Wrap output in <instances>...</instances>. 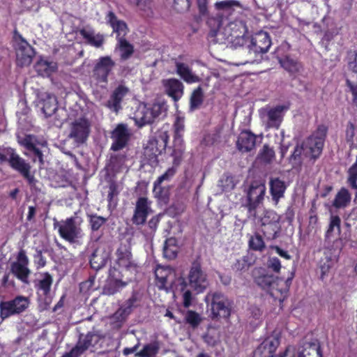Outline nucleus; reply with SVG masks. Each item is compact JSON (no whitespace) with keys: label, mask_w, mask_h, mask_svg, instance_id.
I'll return each instance as SVG.
<instances>
[{"label":"nucleus","mask_w":357,"mask_h":357,"mask_svg":"<svg viewBox=\"0 0 357 357\" xmlns=\"http://www.w3.org/2000/svg\"><path fill=\"white\" fill-rule=\"evenodd\" d=\"M13 38L16 41H18L17 47H15L16 62L17 66L20 67L29 66L35 56L33 47L17 30L14 31Z\"/></svg>","instance_id":"obj_8"},{"label":"nucleus","mask_w":357,"mask_h":357,"mask_svg":"<svg viewBox=\"0 0 357 357\" xmlns=\"http://www.w3.org/2000/svg\"><path fill=\"white\" fill-rule=\"evenodd\" d=\"M79 33L85 40V42L92 47L99 48L105 43L104 36L100 33L96 34L92 29L82 28L79 30Z\"/></svg>","instance_id":"obj_26"},{"label":"nucleus","mask_w":357,"mask_h":357,"mask_svg":"<svg viewBox=\"0 0 357 357\" xmlns=\"http://www.w3.org/2000/svg\"><path fill=\"white\" fill-rule=\"evenodd\" d=\"M174 64L177 75L186 83L192 84L200 81L199 76L192 73L188 65L178 61H175Z\"/></svg>","instance_id":"obj_27"},{"label":"nucleus","mask_w":357,"mask_h":357,"mask_svg":"<svg viewBox=\"0 0 357 357\" xmlns=\"http://www.w3.org/2000/svg\"><path fill=\"white\" fill-rule=\"evenodd\" d=\"M280 338L276 336L266 337L253 351L252 357H285L286 351L275 356V353L280 345Z\"/></svg>","instance_id":"obj_14"},{"label":"nucleus","mask_w":357,"mask_h":357,"mask_svg":"<svg viewBox=\"0 0 357 357\" xmlns=\"http://www.w3.org/2000/svg\"><path fill=\"white\" fill-rule=\"evenodd\" d=\"M202 317L195 310H188L184 316L183 323L188 325L192 329H196L202 322Z\"/></svg>","instance_id":"obj_40"},{"label":"nucleus","mask_w":357,"mask_h":357,"mask_svg":"<svg viewBox=\"0 0 357 357\" xmlns=\"http://www.w3.org/2000/svg\"><path fill=\"white\" fill-rule=\"evenodd\" d=\"M33 262L37 270H39L46 266V258L43 256L41 250H36V252L33 255Z\"/></svg>","instance_id":"obj_58"},{"label":"nucleus","mask_w":357,"mask_h":357,"mask_svg":"<svg viewBox=\"0 0 357 357\" xmlns=\"http://www.w3.org/2000/svg\"><path fill=\"white\" fill-rule=\"evenodd\" d=\"M177 167L178 166H174V165H172V167L168 168L163 174L156 179L155 181H157V183L161 184L165 181H170L176 174Z\"/></svg>","instance_id":"obj_56"},{"label":"nucleus","mask_w":357,"mask_h":357,"mask_svg":"<svg viewBox=\"0 0 357 357\" xmlns=\"http://www.w3.org/2000/svg\"><path fill=\"white\" fill-rule=\"evenodd\" d=\"M204 102V93L202 88L199 86L193 90L190 97V110L193 112L199 109Z\"/></svg>","instance_id":"obj_39"},{"label":"nucleus","mask_w":357,"mask_h":357,"mask_svg":"<svg viewBox=\"0 0 357 357\" xmlns=\"http://www.w3.org/2000/svg\"><path fill=\"white\" fill-rule=\"evenodd\" d=\"M106 20L113 29V32L116 34V40L126 38L128 29L126 23L123 20H118L115 13L109 11L106 16Z\"/></svg>","instance_id":"obj_22"},{"label":"nucleus","mask_w":357,"mask_h":357,"mask_svg":"<svg viewBox=\"0 0 357 357\" xmlns=\"http://www.w3.org/2000/svg\"><path fill=\"white\" fill-rule=\"evenodd\" d=\"M169 139V131L165 126L159 129L154 137L149 139L143 153L148 164L155 165L158 163V158L166 150Z\"/></svg>","instance_id":"obj_3"},{"label":"nucleus","mask_w":357,"mask_h":357,"mask_svg":"<svg viewBox=\"0 0 357 357\" xmlns=\"http://www.w3.org/2000/svg\"><path fill=\"white\" fill-rule=\"evenodd\" d=\"M281 67L286 70L294 79L297 77L303 71V63L297 59L290 56H284L278 59Z\"/></svg>","instance_id":"obj_20"},{"label":"nucleus","mask_w":357,"mask_h":357,"mask_svg":"<svg viewBox=\"0 0 357 357\" xmlns=\"http://www.w3.org/2000/svg\"><path fill=\"white\" fill-rule=\"evenodd\" d=\"M127 285V282L115 279L109 281L103 288V293L111 296L116 294Z\"/></svg>","instance_id":"obj_43"},{"label":"nucleus","mask_w":357,"mask_h":357,"mask_svg":"<svg viewBox=\"0 0 357 357\" xmlns=\"http://www.w3.org/2000/svg\"><path fill=\"white\" fill-rule=\"evenodd\" d=\"M160 349V344L158 341H153L146 344L143 349L137 352L135 356L137 357H155Z\"/></svg>","instance_id":"obj_38"},{"label":"nucleus","mask_w":357,"mask_h":357,"mask_svg":"<svg viewBox=\"0 0 357 357\" xmlns=\"http://www.w3.org/2000/svg\"><path fill=\"white\" fill-rule=\"evenodd\" d=\"M149 108L154 120L162 115V114L166 110L165 105L161 103H154L150 106Z\"/></svg>","instance_id":"obj_64"},{"label":"nucleus","mask_w":357,"mask_h":357,"mask_svg":"<svg viewBox=\"0 0 357 357\" xmlns=\"http://www.w3.org/2000/svg\"><path fill=\"white\" fill-rule=\"evenodd\" d=\"M328 133V127L324 124L319 125L317 129L308 138L315 139L325 144Z\"/></svg>","instance_id":"obj_51"},{"label":"nucleus","mask_w":357,"mask_h":357,"mask_svg":"<svg viewBox=\"0 0 357 357\" xmlns=\"http://www.w3.org/2000/svg\"><path fill=\"white\" fill-rule=\"evenodd\" d=\"M215 14L208 17L206 24L213 33H216L223 25L225 22L231 24L236 21L240 11L243 9V5L238 0H222L214 3Z\"/></svg>","instance_id":"obj_2"},{"label":"nucleus","mask_w":357,"mask_h":357,"mask_svg":"<svg viewBox=\"0 0 357 357\" xmlns=\"http://www.w3.org/2000/svg\"><path fill=\"white\" fill-rule=\"evenodd\" d=\"M187 279L189 287L197 293L203 292L208 284L207 274L202 270L198 260L192 261Z\"/></svg>","instance_id":"obj_9"},{"label":"nucleus","mask_w":357,"mask_h":357,"mask_svg":"<svg viewBox=\"0 0 357 357\" xmlns=\"http://www.w3.org/2000/svg\"><path fill=\"white\" fill-rule=\"evenodd\" d=\"M134 119L135 124L139 128H142L146 125L151 124L154 122V119L151 114L150 108L146 105L140 106L138 108V109L135 113Z\"/></svg>","instance_id":"obj_30"},{"label":"nucleus","mask_w":357,"mask_h":357,"mask_svg":"<svg viewBox=\"0 0 357 357\" xmlns=\"http://www.w3.org/2000/svg\"><path fill=\"white\" fill-rule=\"evenodd\" d=\"M54 228L58 229L59 236L70 243H75L83 236L80 224L77 222L76 218L71 216L60 222L54 219Z\"/></svg>","instance_id":"obj_5"},{"label":"nucleus","mask_w":357,"mask_h":357,"mask_svg":"<svg viewBox=\"0 0 357 357\" xmlns=\"http://www.w3.org/2000/svg\"><path fill=\"white\" fill-rule=\"evenodd\" d=\"M87 218L89 226L92 232L98 231L107 221V218L96 213L87 214Z\"/></svg>","instance_id":"obj_44"},{"label":"nucleus","mask_w":357,"mask_h":357,"mask_svg":"<svg viewBox=\"0 0 357 357\" xmlns=\"http://www.w3.org/2000/svg\"><path fill=\"white\" fill-rule=\"evenodd\" d=\"M153 192L155 197L161 203L167 204L169 199V189L158 184L157 181L153 183Z\"/></svg>","instance_id":"obj_45"},{"label":"nucleus","mask_w":357,"mask_h":357,"mask_svg":"<svg viewBox=\"0 0 357 357\" xmlns=\"http://www.w3.org/2000/svg\"><path fill=\"white\" fill-rule=\"evenodd\" d=\"M304 151L303 144H297L294 149V151L289 156V162L292 164L293 167L301 166L302 164V155Z\"/></svg>","instance_id":"obj_48"},{"label":"nucleus","mask_w":357,"mask_h":357,"mask_svg":"<svg viewBox=\"0 0 357 357\" xmlns=\"http://www.w3.org/2000/svg\"><path fill=\"white\" fill-rule=\"evenodd\" d=\"M33 135H26L22 138L18 137L17 142L21 146H24L26 150L30 151L31 149H33V147L36 146L33 142Z\"/></svg>","instance_id":"obj_60"},{"label":"nucleus","mask_w":357,"mask_h":357,"mask_svg":"<svg viewBox=\"0 0 357 357\" xmlns=\"http://www.w3.org/2000/svg\"><path fill=\"white\" fill-rule=\"evenodd\" d=\"M275 155L273 149L271 148L268 144H264L259 152L257 158L266 164H270L274 159Z\"/></svg>","instance_id":"obj_47"},{"label":"nucleus","mask_w":357,"mask_h":357,"mask_svg":"<svg viewBox=\"0 0 357 357\" xmlns=\"http://www.w3.org/2000/svg\"><path fill=\"white\" fill-rule=\"evenodd\" d=\"M283 109L284 107L279 105L271 109L268 112L267 116L268 119V123L271 126L278 128L282 121V112Z\"/></svg>","instance_id":"obj_37"},{"label":"nucleus","mask_w":357,"mask_h":357,"mask_svg":"<svg viewBox=\"0 0 357 357\" xmlns=\"http://www.w3.org/2000/svg\"><path fill=\"white\" fill-rule=\"evenodd\" d=\"M137 301H139V293L137 291H133L130 298L120 307L116 312L115 315L118 318L125 319L126 317L131 313L132 308L137 306L136 303Z\"/></svg>","instance_id":"obj_31"},{"label":"nucleus","mask_w":357,"mask_h":357,"mask_svg":"<svg viewBox=\"0 0 357 357\" xmlns=\"http://www.w3.org/2000/svg\"><path fill=\"white\" fill-rule=\"evenodd\" d=\"M169 156L173 158L172 165L179 166L183 159V155L185 151L184 140L173 139V143L168 148Z\"/></svg>","instance_id":"obj_28"},{"label":"nucleus","mask_w":357,"mask_h":357,"mask_svg":"<svg viewBox=\"0 0 357 357\" xmlns=\"http://www.w3.org/2000/svg\"><path fill=\"white\" fill-rule=\"evenodd\" d=\"M351 195L344 187L341 188L335 196L332 205L337 209L345 208L351 203Z\"/></svg>","instance_id":"obj_32"},{"label":"nucleus","mask_w":357,"mask_h":357,"mask_svg":"<svg viewBox=\"0 0 357 357\" xmlns=\"http://www.w3.org/2000/svg\"><path fill=\"white\" fill-rule=\"evenodd\" d=\"M266 185L262 183L254 181L251 183L246 196L245 207L248 210V218L255 219L257 211L263 204L266 193Z\"/></svg>","instance_id":"obj_6"},{"label":"nucleus","mask_w":357,"mask_h":357,"mask_svg":"<svg viewBox=\"0 0 357 357\" xmlns=\"http://www.w3.org/2000/svg\"><path fill=\"white\" fill-rule=\"evenodd\" d=\"M58 109V102L55 96H47L43 100L42 110L46 117L52 116Z\"/></svg>","instance_id":"obj_42"},{"label":"nucleus","mask_w":357,"mask_h":357,"mask_svg":"<svg viewBox=\"0 0 357 357\" xmlns=\"http://www.w3.org/2000/svg\"><path fill=\"white\" fill-rule=\"evenodd\" d=\"M17 261L10 264V272L20 281L28 283L31 271L28 266L29 259L24 250H20L17 255Z\"/></svg>","instance_id":"obj_11"},{"label":"nucleus","mask_w":357,"mask_h":357,"mask_svg":"<svg viewBox=\"0 0 357 357\" xmlns=\"http://www.w3.org/2000/svg\"><path fill=\"white\" fill-rule=\"evenodd\" d=\"M248 247L252 250L263 252L266 248V244L262 236L259 233H255L248 240Z\"/></svg>","instance_id":"obj_46"},{"label":"nucleus","mask_w":357,"mask_h":357,"mask_svg":"<svg viewBox=\"0 0 357 357\" xmlns=\"http://www.w3.org/2000/svg\"><path fill=\"white\" fill-rule=\"evenodd\" d=\"M355 125L349 121L345 129V139L350 144H354V137L355 136Z\"/></svg>","instance_id":"obj_61"},{"label":"nucleus","mask_w":357,"mask_h":357,"mask_svg":"<svg viewBox=\"0 0 357 357\" xmlns=\"http://www.w3.org/2000/svg\"><path fill=\"white\" fill-rule=\"evenodd\" d=\"M116 66L110 56H102L95 61L92 69L91 77L97 84L108 83V77Z\"/></svg>","instance_id":"obj_7"},{"label":"nucleus","mask_w":357,"mask_h":357,"mask_svg":"<svg viewBox=\"0 0 357 357\" xmlns=\"http://www.w3.org/2000/svg\"><path fill=\"white\" fill-rule=\"evenodd\" d=\"M91 132V123L84 118L81 117L76 119L71 124L70 137L73 139L78 144L84 143Z\"/></svg>","instance_id":"obj_15"},{"label":"nucleus","mask_w":357,"mask_h":357,"mask_svg":"<svg viewBox=\"0 0 357 357\" xmlns=\"http://www.w3.org/2000/svg\"><path fill=\"white\" fill-rule=\"evenodd\" d=\"M36 70L42 76H48L53 71L52 63L45 60H40L36 64Z\"/></svg>","instance_id":"obj_50"},{"label":"nucleus","mask_w":357,"mask_h":357,"mask_svg":"<svg viewBox=\"0 0 357 357\" xmlns=\"http://www.w3.org/2000/svg\"><path fill=\"white\" fill-rule=\"evenodd\" d=\"M294 275V271H291L290 275L284 280L261 271H259L258 275H254V282L275 300L282 303L288 296Z\"/></svg>","instance_id":"obj_1"},{"label":"nucleus","mask_w":357,"mask_h":357,"mask_svg":"<svg viewBox=\"0 0 357 357\" xmlns=\"http://www.w3.org/2000/svg\"><path fill=\"white\" fill-rule=\"evenodd\" d=\"M209 0H196V4L198 9L199 16L208 20L212 14H210L208 10Z\"/></svg>","instance_id":"obj_53"},{"label":"nucleus","mask_w":357,"mask_h":357,"mask_svg":"<svg viewBox=\"0 0 357 357\" xmlns=\"http://www.w3.org/2000/svg\"><path fill=\"white\" fill-rule=\"evenodd\" d=\"M94 335L91 333H88L83 338H79L77 344L82 349V351H86L92 344V340Z\"/></svg>","instance_id":"obj_59"},{"label":"nucleus","mask_w":357,"mask_h":357,"mask_svg":"<svg viewBox=\"0 0 357 357\" xmlns=\"http://www.w3.org/2000/svg\"><path fill=\"white\" fill-rule=\"evenodd\" d=\"M281 229L280 218L273 211H267L261 218V231L268 240H273L278 236Z\"/></svg>","instance_id":"obj_12"},{"label":"nucleus","mask_w":357,"mask_h":357,"mask_svg":"<svg viewBox=\"0 0 357 357\" xmlns=\"http://www.w3.org/2000/svg\"><path fill=\"white\" fill-rule=\"evenodd\" d=\"M117 263L119 266L128 271L135 270L137 264L132 260L131 248L126 244H121L116 250Z\"/></svg>","instance_id":"obj_18"},{"label":"nucleus","mask_w":357,"mask_h":357,"mask_svg":"<svg viewBox=\"0 0 357 357\" xmlns=\"http://www.w3.org/2000/svg\"><path fill=\"white\" fill-rule=\"evenodd\" d=\"M43 278L35 284V288L38 292L41 291L43 296H47L51 291V287L53 283L52 275L49 272H45L41 274Z\"/></svg>","instance_id":"obj_33"},{"label":"nucleus","mask_w":357,"mask_h":357,"mask_svg":"<svg viewBox=\"0 0 357 357\" xmlns=\"http://www.w3.org/2000/svg\"><path fill=\"white\" fill-rule=\"evenodd\" d=\"M333 261L330 257H325L321 259L319 261V268L320 269V278L324 280V278L328 275L330 269L333 266Z\"/></svg>","instance_id":"obj_52"},{"label":"nucleus","mask_w":357,"mask_h":357,"mask_svg":"<svg viewBox=\"0 0 357 357\" xmlns=\"http://www.w3.org/2000/svg\"><path fill=\"white\" fill-rule=\"evenodd\" d=\"M306 143L307 148L310 151V160L315 161L321 156L323 151L324 143H321V142L312 139L308 137L307 139Z\"/></svg>","instance_id":"obj_36"},{"label":"nucleus","mask_w":357,"mask_h":357,"mask_svg":"<svg viewBox=\"0 0 357 357\" xmlns=\"http://www.w3.org/2000/svg\"><path fill=\"white\" fill-rule=\"evenodd\" d=\"M175 238H169L165 240L163 246V255L168 259H174L177 257L178 248Z\"/></svg>","instance_id":"obj_41"},{"label":"nucleus","mask_w":357,"mask_h":357,"mask_svg":"<svg viewBox=\"0 0 357 357\" xmlns=\"http://www.w3.org/2000/svg\"><path fill=\"white\" fill-rule=\"evenodd\" d=\"M121 103L112 95L106 103V107L111 111L118 113L121 109Z\"/></svg>","instance_id":"obj_63"},{"label":"nucleus","mask_w":357,"mask_h":357,"mask_svg":"<svg viewBox=\"0 0 357 357\" xmlns=\"http://www.w3.org/2000/svg\"><path fill=\"white\" fill-rule=\"evenodd\" d=\"M270 193L275 205H277L280 199L284 196L287 185L284 181L279 178H271L269 182Z\"/></svg>","instance_id":"obj_25"},{"label":"nucleus","mask_w":357,"mask_h":357,"mask_svg":"<svg viewBox=\"0 0 357 357\" xmlns=\"http://www.w3.org/2000/svg\"><path fill=\"white\" fill-rule=\"evenodd\" d=\"M10 167L19 172L28 182L29 185L34 184L36 180L34 176L31 173V165L24 159L21 158L15 150L7 160Z\"/></svg>","instance_id":"obj_16"},{"label":"nucleus","mask_w":357,"mask_h":357,"mask_svg":"<svg viewBox=\"0 0 357 357\" xmlns=\"http://www.w3.org/2000/svg\"><path fill=\"white\" fill-rule=\"evenodd\" d=\"M298 357H322L319 342L315 340L303 343L298 349Z\"/></svg>","instance_id":"obj_24"},{"label":"nucleus","mask_w":357,"mask_h":357,"mask_svg":"<svg viewBox=\"0 0 357 357\" xmlns=\"http://www.w3.org/2000/svg\"><path fill=\"white\" fill-rule=\"evenodd\" d=\"M116 40L117 43L115 50L120 52V59L121 61L129 59L135 52L134 46L126 38H121Z\"/></svg>","instance_id":"obj_34"},{"label":"nucleus","mask_w":357,"mask_h":357,"mask_svg":"<svg viewBox=\"0 0 357 357\" xmlns=\"http://www.w3.org/2000/svg\"><path fill=\"white\" fill-rule=\"evenodd\" d=\"M155 284L159 289L166 288L167 282V274L163 269H157L155 272Z\"/></svg>","instance_id":"obj_55"},{"label":"nucleus","mask_w":357,"mask_h":357,"mask_svg":"<svg viewBox=\"0 0 357 357\" xmlns=\"http://www.w3.org/2000/svg\"><path fill=\"white\" fill-rule=\"evenodd\" d=\"M151 202L147 197H140L137 199L131 221L133 225L140 226L145 224L148 215L152 211Z\"/></svg>","instance_id":"obj_17"},{"label":"nucleus","mask_w":357,"mask_h":357,"mask_svg":"<svg viewBox=\"0 0 357 357\" xmlns=\"http://www.w3.org/2000/svg\"><path fill=\"white\" fill-rule=\"evenodd\" d=\"M163 86L166 93L175 102L178 101L183 95L184 86L178 79H167L164 81Z\"/></svg>","instance_id":"obj_21"},{"label":"nucleus","mask_w":357,"mask_h":357,"mask_svg":"<svg viewBox=\"0 0 357 357\" xmlns=\"http://www.w3.org/2000/svg\"><path fill=\"white\" fill-rule=\"evenodd\" d=\"M184 118L180 116H176L173 124L174 139L178 140H183V135L185 130Z\"/></svg>","instance_id":"obj_49"},{"label":"nucleus","mask_w":357,"mask_h":357,"mask_svg":"<svg viewBox=\"0 0 357 357\" xmlns=\"http://www.w3.org/2000/svg\"><path fill=\"white\" fill-rule=\"evenodd\" d=\"M131 133L128 125L119 123L111 132L112 143L110 149L113 151H119L123 149L128 144Z\"/></svg>","instance_id":"obj_13"},{"label":"nucleus","mask_w":357,"mask_h":357,"mask_svg":"<svg viewBox=\"0 0 357 357\" xmlns=\"http://www.w3.org/2000/svg\"><path fill=\"white\" fill-rule=\"evenodd\" d=\"M29 305L27 297L17 296L15 298L0 302V317L3 320L12 315L19 314L25 311Z\"/></svg>","instance_id":"obj_10"},{"label":"nucleus","mask_w":357,"mask_h":357,"mask_svg":"<svg viewBox=\"0 0 357 357\" xmlns=\"http://www.w3.org/2000/svg\"><path fill=\"white\" fill-rule=\"evenodd\" d=\"M256 261V257L253 254L248 253L241 258L238 259L231 265V269L234 271H245L252 266Z\"/></svg>","instance_id":"obj_35"},{"label":"nucleus","mask_w":357,"mask_h":357,"mask_svg":"<svg viewBox=\"0 0 357 357\" xmlns=\"http://www.w3.org/2000/svg\"><path fill=\"white\" fill-rule=\"evenodd\" d=\"M206 299L211 301V314L212 320L228 319L231 314L234 301L220 291L208 293Z\"/></svg>","instance_id":"obj_4"},{"label":"nucleus","mask_w":357,"mask_h":357,"mask_svg":"<svg viewBox=\"0 0 357 357\" xmlns=\"http://www.w3.org/2000/svg\"><path fill=\"white\" fill-rule=\"evenodd\" d=\"M191 0H173L172 8L178 13H185L189 10Z\"/></svg>","instance_id":"obj_54"},{"label":"nucleus","mask_w":357,"mask_h":357,"mask_svg":"<svg viewBox=\"0 0 357 357\" xmlns=\"http://www.w3.org/2000/svg\"><path fill=\"white\" fill-rule=\"evenodd\" d=\"M348 67L354 73H357V52L349 51L348 52Z\"/></svg>","instance_id":"obj_62"},{"label":"nucleus","mask_w":357,"mask_h":357,"mask_svg":"<svg viewBox=\"0 0 357 357\" xmlns=\"http://www.w3.org/2000/svg\"><path fill=\"white\" fill-rule=\"evenodd\" d=\"M128 91L129 89L128 87L123 84H120L113 91L111 95L121 103L123 98L127 95Z\"/></svg>","instance_id":"obj_57"},{"label":"nucleus","mask_w":357,"mask_h":357,"mask_svg":"<svg viewBox=\"0 0 357 357\" xmlns=\"http://www.w3.org/2000/svg\"><path fill=\"white\" fill-rule=\"evenodd\" d=\"M109 259L108 253L102 248H98L94 250L89 259L91 268L99 271L105 266Z\"/></svg>","instance_id":"obj_29"},{"label":"nucleus","mask_w":357,"mask_h":357,"mask_svg":"<svg viewBox=\"0 0 357 357\" xmlns=\"http://www.w3.org/2000/svg\"><path fill=\"white\" fill-rule=\"evenodd\" d=\"M256 135L249 130L242 131L238 137L236 146L241 152H249L255 149Z\"/></svg>","instance_id":"obj_23"},{"label":"nucleus","mask_w":357,"mask_h":357,"mask_svg":"<svg viewBox=\"0 0 357 357\" xmlns=\"http://www.w3.org/2000/svg\"><path fill=\"white\" fill-rule=\"evenodd\" d=\"M271 45V40L267 32L259 31L251 39L250 50L255 53H266Z\"/></svg>","instance_id":"obj_19"}]
</instances>
